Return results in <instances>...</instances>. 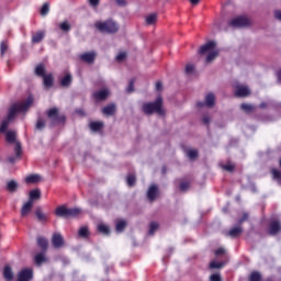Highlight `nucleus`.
Wrapping results in <instances>:
<instances>
[{
	"label": "nucleus",
	"instance_id": "nucleus-49",
	"mask_svg": "<svg viewBox=\"0 0 281 281\" xmlns=\"http://www.w3.org/2000/svg\"><path fill=\"white\" fill-rule=\"evenodd\" d=\"M0 52H1V56H3L5 54V52H8V44H5V42L1 43Z\"/></svg>",
	"mask_w": 281,
	"mask_h": 281
},
{
	"label": "nucleus",
	"instance_id": "nucleus-59",
	"mask_svg": "<svg viewBox=\"0 0 281 281\" xmlns=\"http://www.w3.org/2000/svg\"><path fill=\"white\" fill-rule=\"evenodd\" d=\"M161 89H164V86L161 85V82L158 81V82L156 83V90H157V91H161Z\"/></svg>",
	"mask_w": 281,
	"mask_h": 281
},
{
	"label": "nucleus",
	"instance_id": "nucleus-20",
	"mask_svg": "<svg viewBox=\"0 0 281 281\" xmlns=\"http://www.w3.org/2000/svg\"><path fill=\"white\" fill-rule=\"evenodd\" d=\"M3 278L8 281L14 280V272H12V268L10 266L4 267Z\"/></svg>",
	"mask_w": 281,
	"mask_h": 281
},
{
	"label": "nucleus",
	"instance_id": "nucleus-44",
	"mask_svg": "<svg viewBox=\"0 0 281 281\" xmlns=\"http://www.w3.org/2000/svg\"><path fill=\"white\" fill-rule=\"evenodd\" d=\"M59 27L63 30V32H69V30H71V25H69L68 22H61Z\"/></svg>",
	"mask_w": 281,
	"mask_h": 281
},
{
	"label": "nucleus",
	"instance_id": "nucleus-42",
	"mask_svg": "<svg viewBox=\"0 0 281 281\" xmlns=\"http://www.w3.org/2000/svg\"><path fill=\"white\" fill-rule=\"evenodd\" d=\"M159 229V224L153 222L149 225V235L153 236V234H155V231Z\"/></svg>",
	"mask_w": 281,
	"mask_h": 281
},
{
	"label": "nucleus",
	"instance_id": "nucleus-1",
	"mask_svg": "<svg viewBox=\"0 0 281 281\" xmlns=\"http://www.w3.org/2000/svg\"><path fill=\"white\" fill-rule=\"evenodd\" d=\"M34 102V98L29 97L25 101L20 103H14L8 112V116L2 121L0 125V133H5L8 131V126H10V122L14 120L18 113H25L27 109L32 106V103Z\"/></svg>",
	"mask_w": 281,
	"mask_h": 281
},
{
	"label": "nucleus",
	"instance_id": "nucleus-26",
	"mask_svg": "<svg viewBox=\"0 0 281 281\" xmlns=\"http://www.w3.org/2000/svg\"><path fill=\"white\" fill-rule=\"evenodd\" d=\"M37 199H41V191L38 189L30 191L29 201H32V203H34V201H37Z\"/></svg>",
	"mask_w": 281,
	"mask_h": 281
},
{
	"label": "nucleus",
	"instance_id": "nucleus-14",
	"mask_svg": "<svg viewBox=\"0 0 281 281\" xmlns=\"http://www.w3.org/2000/svg\"><path fill=\"white\" fill-rule=\"evenodd\" d=\"M95 56H98L95 52L83 53L80 55V60L88 63V65H92V63L95 60Z\"/></svg>",
	"mask_w": 281,
	"mask_h": 281
},
{
	"label": "nucleus",
	"instance_id": "nucleus-33",
	"mask_svg": "<svg viewBox=\"0 0 281 281\" xmlns=\"http://www.w3.org/2000/svg\"><path fill=\"white\" fill-rule=\"evenodd\" d=\"M61 87H69L71 85V75L68 74L66 75L61 80H60Z\"/></svg>",
	"mask_w": 281,
	"mask_h": 281
},
{
	"label": "nucleus",
	"instance_id": "nucleus-51",
	"mask_svg": "<svg viewBox=\"0 0 281 281\" xmlns=\"http://www.w3.org/2000/svg\"><path fill=\"white\" fill-rule=\"evenodd\" d=\"M186 74H194V65L192 64L187 65Z\"/></svg>",
	"mask_w": 281,
	"mask_h": 281
},
{
	"label": "nucleus",
	"instance_id": "nucleus-22",
	"mask_svg": "<svg viewBox=\"0 0 281 281\" xmlns=\"http://www.w3.org/2000/svg\"><path fill=\"white\" fill-rule=\"evenodd\" d=\"M45 38V32L44 31H38L36 33H33L32 35V43H41Z\"/></svg>",
	"mask_w": 281,
	"mask_h": 281
},
{
	"label": "nucleus",
	"instance_id": "nucleus-29",
	"mask_svg": "<svg viewBox=\"0 0 281 281\" xmlns=\"http://www.w3.org/2000/svg\"><path fill=\"white\" fill-rule=\"evenodd\" d=\"M26 183H38L41 181V177L38 175H31L25 178Z\"/></svg>",
	"mask_w": 281,
	"mask_h": 281
},
{
	"label": "nucleus",
	"instance_id": "nucleus-24",
	"mask_svg": "<svg viewBox=\"0 0 281 281\" xmlns=\"http://www.w3.org/2000/svg\"><path fill=\"white\" fill-rule=\"evenodd\" d=\"M35 265H37V267H41V265H43V262H47V257H45V252H38L35 258Z\"/></svg>",
	"mask_w": 281,
	"mask_h": 281
},
{
	"label": "nucleus",
	"instance_id": "nucleus-37",
	"mask_svg": "<svg viewBox=\"0 0 281 281\" xmlns=\"http://www.w3.org/2000/svg\"><path fill=\"white\" fill-rule=\"evenodd\" d=\"M240 109L243 111H245L246 113H251V111H254V106L251 104H249V103H243L240 105Z\"/></svg>",
	"mask_w": 281,
	"mask_h": 281
},
{
	"label": "nucleus",
	"instance_id": "nucleus-55",
	"mask_svg": "<svg viewBox=\"0 0 281 281\" xmlns=\"http://www.w3.org/2000/svg\"><path fill=\"white\" fill-rule=\"evenodd\" d=\"M225 254V248H218L217 250H215V256H224Z\"/></svg>",
	"mask_w": 281,
	"mask_h": 281
},
{
	"label": "nucleus",
	"instance_id": "nucleus-18",
	"mask_svg": "<svg viewBox=\"0 0 281 281\" xmlns=\"http://www.w3.org/2000/svg\"><path fill=\"white\" fill-rule=\"evenodd\" d=\"M43 79H44L43 83L45 89H52V87H54V75L52 74L45 75Z\"/></svg>",
	"mask_w": 281,
	"mask_h": 281
},
{
	"label": "nucleus",
	"instance_id": "nucleus-56",
	"mask_svg": "<svg viewBox=\"0 0 281 281\" xmlns=\"http://www.w3.org/2000/svg\"><path fill=\"white\" fill-rule=\"evenodd\" d=\"M274 19H277V21H281V10L274 11Z\"/></svg>",
	"mask_w": 281,
	"mask_h": 281
},
{
	"label": "nucleus",
	"instance_id": "nucleus-48",
	"mask_svg": "<svg viewBox=\"0 0 281 281\" xmlns=\"http://www.w3.org/2000/svg\"><path fill=\"white\" fill-rule=\"evenodd\" d=\"M126 181H127L128 186L133 187V186H135L136 179H135V177L133 175H130V176H127Z\"/></svg>",
	"mask_w": 281,
	"mask_h": 281
},
{
	"label": "nucleus",
	"instance_id": "nucleus-43",
	"mask_svg": "<svg viewBox=\"0 0 281 281\" xmlns=\"http://www.w3.org/2000/svg\"><path fill=\"white\" fill-rule=\"evenodd\" d=\"M127 93H133L135 91V80L132 79L126 88Z\"/></svg>",
	"mask_w": 281,
	"mask_h": 281
},
{
	"label": "nucleus",
	"instance_id": "nucleus-63",
	"mask_svg": "<svg viewBox=\"0 0 281 281\" xmlns=\"http://www.w3.org/2000/svg\"><path fill=\"white\" fill-rule=\"evenodd\" d=\"M279 166H280V168H281V158H280V160H279Z\"/></svg>",
	"mask_w": 281,
	"mask_h": 281
},
{
	"label": "nucleus",
	"instance_id": "nucleus-17",
	"mask_svg": "<svg viewBox=\"0 0 281 281\" xmlns=\"http://www.w3.org/2000/svg\"><path fill=\"white\" fill-rule=\"evenodd\" d=\"M280 229H281V225L279 221L274 220L270 223V228H269L270 236H276V234H278Z\"/></svg>",
	"mask_w": 281,
	"mask_h": 281
},
{
	"label": "nucleus",
	"instance_id": "nucleus-58",
	"mask_svg": "<svg viewBox=\"0 0 281 281\" xmlns=\"http://www.w3.org/2000/svg\"><path fill=\"white\" fill-rule=\"evenodd\" d=\"M117 5L124 7L126 5V0H116Z\"/></svg>",
	"mask_w": 281,
	"mask_h": 281
},
{
	"label": "nucleus",
	"instance_id": "nucleus-57",
	"mask_svg": "<svg viewBox=\"0 0 281 281\" xmlns=\"http://www.w3.org/2000/svg\"><path fill=\"white\" fill-rule=\"evenodd\" d=\"M248 218H249V214L244 213L243 217L239 220V225H240L241 223H245V221H247Z\"/></svg>",
	"mask_w": 281,
	"mask_h": 281
},
{
	"label": "nucleus",
	"instance_id": "nucleus-45",
	"mask_svg": "<svg viewBox=\"0 0 281 281\" xmlns=\"http://www.w3.org/2000/svg\"><path fill=\"white\" fill-rule=\"evenodd\" d=\"M88 235H89V228L83 226L79 229V236H81L82 238H87Z\"/></svg>",
	"mask_w": 281,
	"mask_h": 281
},
{
	"label": "nucleus",
	"instance_id": "nucleus-27",
	"mask_svg": "<svg viewBox=\"0 0 281 281\" xmlns=\"http://www.w3.org/2000/svg\"><path fill=\"white\" fill-rule=\"evenodd\" d=\"M98 232L104 236H109V234H111V229L106 226V224H99Z\"/></svg>",
	"mask_w": 281,
	"mask_h": 281
},
{
	"label": "nucleus",
	"instance_id": "nucleus-19",
	"mask_svg": "<svg viewBox=\"0 0 281 281\" xmlns=\"http://www.w3.org/2000/svg\"><path fill=\"white\" fill-rule=\"evenodd\" d=\"M33 206H34V202H32V201H27L26 203H24V205L22 206V210H21V215L27 216V214H30L32 212Z\"/></svg>",
	"mask_w": 281,
	"mask_h": 281
},
{
	"label": "nucleus",
	"instance_id": "nucleus-53",
	"mask_svg": "<svg viewBox=\"0 0 281 281\" xmlns=\"http://www.w3.org/2000/svg\"><path fill=\"white\" fill-rule=\"evenodd\" d=\"M202 122H203V124H210V122H212V119L210 117V115L205 114L202 117Z\"/></svg>",
	"mask_w": 281,
	"mask_h": 281
},
{
	"label": "nucleus",
	"instance_id": "nucleus-38",
	"mask_svg": "<svg viewBox=\"0 0 281 281\" xmlns=\"http://www.w3.org/2000/svg\"><path fill=\"white\" fill-rule=\"evenodd\" d=\"M225 263L223 262H216V261H211L210 262V269H223Z\"/></svg>",
	"mask_w": 281,
	"mask_h": 281
},
{
	"label": "nucleus",
	"instance_id": "nucleus-2",
	"mask_svg": "<svg viewBox=\"0 0 281 281\" xmlns=\"http://www.w3.org/2000/svg\"><path fill=\"white\" fill-rule=\"evenodd\" d=\"M164 99L161 97H157L154 102H147L143 104V112L145 115H153V113H157V115H165L166 111H164Z\"/></svg>",
	"mask_w": 281,
	"mask_h": 281
},
{
	"label": "nucleus",
	"instance_id": "nucleus-3",
	"mask_svg": "<svg viewBox=\"0 0 281 281\" xmlns=\"http://www.w3.org/2000/svg\"><path fill=\"white\" fill-rule=\"evenodd\" d=\"M5 139H7L8 144H15V146H14L15 155L9 157L10 164H14V161H16V159H21V155L23 154V150L21 148V143L16 140V132L8 131L5 133Z\"/></svg>",
	"mask_w": 281,
	"mask_h": 281
},
{
	"label": "nucleus",
	"instance_id": "nucleus-47",
	"mask_svg": "<svg viewBox=\"0 0 281 281\" xmlns=\"http://www.w3.org/2000/svg\"><path fill=\"white\" fill-rule=\"evenodd\" d=\"M234 168H236V166H234V164H226L223 166V169L227 170V172H234Z\"/></svg>",
	"mask_w": 281,
	"mask_h": 281
},
{
	"label": "nucleus",
	"instance_id": "nucleus-50",
	"mask_svg": "<svg viewBox=\"0 0 281 281\" xmlns=\"http://www.w3.org/2000/svg\"><path fill=\"white\" fill-rule=\"evenodd\" d=\"M116 60L119 63H122L123 60H126V53H120L117 56H116Z\"/></svg>",
	"mask_w": 281,
	"mask_h": 281
},
{
	"label": "nucleus",
	"instance_id": "nucleus-52",
	"mask_svg": "<svg viewBox=\"0 0 281 281\" xmlns=\"http://www.w3.org/2000/svg\"><path fill=\"white\" fill-rule=\"evenodd\" d=\"M210 281H223L220 273H214L210 277Z\"/></svg>",
	"mask_w": 281,
	"mask_h": 281
},
{
	"label": "nucleus",
	"instance_id": "nucleus-35",
	"mask_svg": "<svg viewBox=\"0 0 281 281\" xmlns=\"http://www.w3.org/2000/svg\"><path fill=\"white\" fill-rule=\"evenodd\" d=\"M271 172H272L273 179H274L276 181H278V183L281 184V171L278 170V169H272Z\"/></svg>",
	"mask_w": 281,
	"mask_h": 281
},
{
	"label": "nucleus",
	"instance_id": "nucleus-16",
	"mask_svg": "<svg viewBox=\"0 0 281 281\" xmlns=\"http://www.w3.org/2000/svg\"><path fill=\"white\" fill-rule=\"evenodd\" d=\"M115 111H117L115 103L108 104L102 109L103 115H108V116L115 115Z\"/></svg>",
	"mask_w": 281,
	"mask_h": 281
},
{
	"label": "nucleus",
	"instance_id": "nucleus-10",
	"mask_svg": "<svg viewBox=\"0 0 281 281\" xmlns=\"http://www.w3.org/2000/svg\"><path fill=\"white\" fill-rule=\"evenodd\" d=\"M34 276V272L31 268H25L18 274V281H30L32 280V277Z\"/></svg>",
	"mask_w": 281,
	"mask_h": 281
},
{
	"label": "nucleus",
	"instance_id": "nucleus-46",
	"mask_svg": "<svg viewBox=\"0 0 281 281\" xmlns=\"http://www.w3.org/2000/svg\"><path fill=\"white\" fill-rule=\"evenodd\" d=\"M36 128L37 131H43V128H45V120L38 119L36 123Z\"/></svg>",
	"mask_w": 281,
	"mask_h": 281
},
{
	"label": "nucleus",
	"instance_id": "nucleus-30",
	"mask_svg": "<svg viewBox=\"0 0 281 281\" xmlns=\"http://www.w3.org/2000/svg\"><path fill=\"white\" fill-rule=\"evenodd\" d=\"M37 245H40V247L45 250V249H47V247H49V241H47V239H45V237H38Z\"/></svg>",
	"mask_w": 281,
	"mask_h": 281
},
{
	"label": "nucleus",
	"instance_id": "nucleus-25",
	"mask_svg": "<svg viewBox=\"0 0 281 281\" xmlns=\"http://www.w3.org/2000/svg\"><path fill=\"white\" fill-rule=\"evenodd\" d=\"M35 216H37L40 223H45V221H47V214L43 213V209L41 207L36 209Z\"/></svg>",
	"mask_w": 281,
	"mask_h": 281
},
{
	"label": "nucleus",
	"instance_id": "nucleus-6",
	"mask_svg": "<svg viewBox=\"0 0 281 281\" xmlns=\"http://www.w3.org/2000/svg\"><path fill=\"white\" fill-rule=\"evenodd\" d=\"M80 214H82V209L80 207L67 209L66 206H58L56 209V216H61L63 218H76Z\"/></svg>",
	"mask_w": 281,
	"mask_h": 281
},
{
	"label": "nucleus",
	"instance_id": "nucleus-41",
	"mask_svg": "<svg viewBox=\"0 0 281 281\" xmlns=\"http://www.w3.org/2000/svg\"><path fill=\"white\" fill-rule=\"evenodd\" d=\"M180 190H181V192H188V190H190V182L182 181L180 183Z\"/></svg>",
	"mask_w": 281,
	"mask_h": 281
},
{
	"label": "nucleus",
	"instance_id": "nucleus-5",
	"mask_svg": "<svg viewBox=\"0 0 281 281\" xmlns=\"http://www.w3.org/2000/svg\"><path fill=\"white\" fill-rule=\"evenodd\" d=\"M94 27H97V30L103 34H115L120 30V24L113 20H106L103 22L98 21L95 22Z\"/></svg>",
	"mask_w": 281,
	"mask_h": 281
},
{
	"label": "nucleus",
	"instance_id": "nucleus-31",
	"mask_svg": "<svg viewBox=\"0 0 281 281\" xmlns=\"http://www.w3.org/2000/svg\"><path fill=\"white\" fill-rule=\"evenodd\" d=\"M35 74H36V76H40L41 78H44L46 76L45 75V66L43 64L36 66Z\"/></svg>",
	"mask_w": 281,
	"mask_h": 281
},
{
	"label": "nucleus",
	"instance_id": "nucleus-15",
	"mask_svg": "<svg viewBox=\"0 0 281 281\" xmlns=\"http://www.w3.org/2000/svg\"><path fill=\"white\" fill-rule=\"evenodd\" d=\"M109 95H111V91H109V89H106V88L95 91L93 93L94 100H99V101L106 100V98H109Z\"/></svg>",
	"mask_w": 281,
	"mask_h": 281
},
{
	"label": "nucleus",
	"instance_id": "nucleus-32",
	"mask_svg": "<svg viewBox=\"0 0 281 281\" xmlns=\"http://www.w3.org/2000/svg\"><path fill=\"white\" fill-rule=\"evenodd\" d=\"M124 229H126V221L124 220L116 221V232L122 233Z\"/></svg>",
	"mask_w": 281,
	"mask_h": 281
},
{
	"label": "nucleus",
	"instance_id": "nucleus-11",
	"mask_svg": "<svg viewBox=\"0 0 281 281\" xmlns=\"http://www.w3.org/2000/svg\"><path fill=\"white\" fill-rule=\"evenodd\" d=\"M250 94L251 90L249 89V87L243 85L236 87L235 95L237 98H247V95Z\"/></svg>",
	"mask_w": 281,
	"mask_h": 281
},
{
	"label": "nucleus",
	"instance_id": "nucleus-54",
	"mask_svg": "<svg viewBox=\"0 0 281 281\" xmlns=\"http://www.w3.org/2000/svg\"><path fill=\"white\" fill-rule=\"evenodd\" d=\"M89 3L92 8H98V5H100V0H89Z\"/></svg>",
	"mask_w": 281,
	"mask_h": 281
},
{
	"label": "nucleus",
	"instance_id": "nucleus-40",
	"mask_svg": "<svg viewBox=\"0 0 281 281\" xmlns=\"http://www.w3.org/2000/svg\"><path fill=\"white\" fill-rule=\"evenodd\" d=\"M41 14L42 16H47V14H49V4L48 3H44L42 9H41Z\"/></svg>",
	"mask_w": 281,
	"mask_h": 281
},
{
	"label": "nucleus",
	"instance_id": "nucleus-61",
	"mask_svg": "<svg viewBox=\"0 0 281 281\" xmlns=\"http://www.w3.org/2000/svg\"><path fill=\"white\" fill-rule=\"evenodd\" d=\"M277 77H278L279 82H281V69L277 72Z\"/></svg>",
	"mask_w": 281,
	"mask_h": 281
},
{
	"label": "nucleus",
	"instance_id": "nucleus-9",
	"mask_svg": "<svg viewBox=\"0 0 281 281\" xmlns=\"http://www.w3.org/2000/svg\"><path fill=\"white\" fill-rule=\"evenodd\" d=\"M216 104V95L214 93L210 92L205 95L204 102L200 101L198 102V106H207V109H212Z\"/></svg>",
	"mask_w": 281,
	"mask_h": 281
},
{
	"label": "nucleus",
	"instance_id": "nucleus-28",
	"mask_svg": "<svg viewBox=\"0 0 281 281\" xmlns=\"http://www.w3.org/2000/svg\"><path fill=\"white\" fill-rule=\"evenodd\" d=\"M145 21L147 25H155L157 23V13H151L147 15Z\"/></svg>",
	"mask_w": 281,
	"mask_h": 281
},
{
	"label": "nucleus",
	"instance_id": "nucleus-39",
	"mask_svg": "<svg viewBox=\"0 0 281 281\" xmlns=\"http://www.w3.org/2000/svg\"><path fill=\"white\" fill-rule=\"evenodd\" d=\"M250 281H260L262 280V276L260 274V272H252L250 274V278H249Z\"/></svg>",
	"mask_w": 281,
	"mask_h": 281
},
{
	"label": "nucleus",
	"instance_id": "nucleus-21",
	"mask_svg": "<svg viewBox=\"0 0 281 281\" xmlns=\"http://www.w3.org/2000/svg\"><path fill=\"white\" fill-rule=\"evenodd\" d=\"M240 234H243V227L236 226L227 233V236H231V238H236L240 236Z\"/></svg>",
	"mask_w": 281,
	"mask_h": 281
},
{
	"label": "nucleus",
	"instance_id": "nucleus-60",
	"mask_svg": "<svg viewBox=\"0 0 281 281\" xmlns=\"http://www.w3.org/2000/svg\"><path fill=\"white\" fill-rule=\"evenodd\" d=\"M200 1L201 0H190V3H192V5H199Z\"/></svg>",
	"mask_w": 281,
	"mask_h": 281
},
{
	"label": "nucleus",
	"instance_id": "nucleus-12",
	"mask_svg": "<svg viewBox=\"0 0 281 281\" xmlns=\"http://www.w3.org/2000/svg\"><path fill=\"white\" fill-rule=\"evenodd\" d=\"M157 196H159V187L151 184L147 190V199L150 201V203H153Z\"/></svg>",
	"mask_w": 281,
	"mask_h": 281
},
{
	"label": "nucleus",
	"instance_id": "nucleus-34",
	"mask_svg": "<svg viewBox=\"0 0 281 281\" xmlns=\"http://www.w3.org/2000/svg\"><path fill=\"white\" fill-rule=\"evenodd\" d=\"M19 188V184L16 183V181H9L7 184V189L9 190V192H16V189Z\"/></svg>",
	"mask_w": 281,
	"mask_h": 281
},
{
	"label": "nucleus",
	"instance_id": "nucleus-4",
	"mask_svg": "<svg viewBox=\"0 0 281 281\" xmlns=\"http://www.w3.org/2000/svg\"><path fill=\"white\" fill-rule=\"evenodd\" d=\"M201 56H206V63H213L214 59L218 56V49H216V42L210 41L206 44L202 45L199 49Z\"/></svg>",
	"mask_w": 281,
	"mask_h": 281
},
{
	"label": "nucleus",
	"instance_id": "nucleus-36",
	"mask_svg": "<svg viewBox=\"0 0 281 281\" xmlns=\"http://www.w3.org/2000/svg\"><path fill=\"white\" fill-rule=\"evenodd\" d=\"M187 155L189 159H196V157H199V151L196 149H189Z\"/></svg>",
	"mask_w": 281,
	"mask_h": 281
},
{
	"label": "nucleus",
	"instance_id": "nucleus-23",
	"mask_svg": "<svg viewBox=\"0 0 281 281\" xmlns=\"http://www.w3.org/2000/svg\"><path fill=\"white\" fill-rule=\"evenodd\" d=\"M89 126H90V130L92 131V133H99V131L101 128H104V123H102V122H91L89 124Z\"/></svg>",
	"mask_w": 281,
	"mask_h": 281
},
{
	"label": "nucleus",
	"instance_id": "nucleus-7",
	"mask_svg": "<svg viewBox=\"0 0 281 281\" xmlns=\"http://www.w3.org/2000/svg\"><path fill=\"white\" fill-rule=\"evenodd\" d=\"M46 114L50 126H58V124H65V116L60 114L58 108L49 109Z\"/></svg>",
	"mask_w": 281,
	"mask_h": 281
},
{
	"label": "nucleus",
	"instance_id": "nucleus-62",
	"mask_svg": "<svg viewBox=\"0 0 281 281\" xmlns=\"http://www.w3.org/2000/svg\"><path fill=\"white\" fill-rule=\"evenodd\" d=\"M259 108L260 109H267V103L266 102L260 103Z\"/></svg>",
	"mask_w": 281,
	"mask_h": 281
},
{
	"label": "nucleus",
	"instance_id": "nucleus-13",
	"mask_svg": "<svg viewBox=\"0 0 281 281\" xmlns=\"http://www.w3.org/2000/svg\"><path fill=\"white\" fill-rule=\"evenodd\" d=\"M52 245L55 247V249H60L63 245H65V239L63 238V235L59 233H55L52 238Z\"/></svg>",
	"mask_w": 281,
	"mask_h": 281
},
{
	"label": "nucleus",
	"instance_id": "nucleus-8",
	"mask_svg": "<svg viewBox=\"0 0 281 281\" xmlns=\"http://www.w3.org/2000/svg\"><path fill=\"white\" fill-rule=\"evenodd\" d=\"M251 25V20L247 16H236L228 21V27H233V30H238L240 27H249Z\"/></svg>",
	"mask_w": 281,
	"mask_h": 281
}]
</instances>
